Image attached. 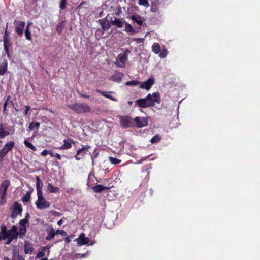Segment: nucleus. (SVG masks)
<instances>
[{
    "label": "nucleus",
    "mask_w": 260,
    "mask_h": 260,
    "mask_svg": "<svg viewBox=\"0 0 260 260\" xmlns=\"http://www.w3.org/2000/svg\"><path fill=\"white\" fill-rule=\"evenodd\" d=\"M63 219H66L64 217H63L62 219H61L60 220H59L58 222H57V225H59V226H60L62 224V222H63Z\"/></svg>",
    "instance_id": "nucleus-52"
},
{
    "label": "nucleus",
    "mask_w": 260,
    "mask_h": 260,
    "mask_svg": "<svg viewBox=\"0 0 260 260\" xmlns=\"http://www.w3.org/2000/svg\"><path fill=\"white\" fill-rule=\"evenodd\" d=\"M40 126V123L39 122H32L29 124V130L32 131L35 128H38Z\"/></svg>",
    "instance_id": "nucleus-34"
},
{
    "label": "nucleus",
    "mask_w": 260,
    "mask_h": 260,
    "mask_svg": "<svg viewBox=\"0 0 260 260\" xmlns=\"http://www.w3.org/2000/svg\"><path fill=\"white\" fill-rule=\"evenodd\" d=\"M138 40H139V41H137V42H140L141 41H143V39H138Z\"/></svg>",
    "instance_id": "nucleus-59"
},
{
    "label": "nucleus",
    "mask_w": 260,
    "mask_h": 260,
    "mask_svg": "<svg viewBox=\"0 0 260 260\" xmlns=\"http://www.w3.org/2000/svg\"><path fill=\"white\" fill-rule=\"evenodd\" d=\"M51 213L55 216H60L61 215V214L58 212H56L55 211H53L51 212Z\"/></svg>",
    "instance_id": "nucleus-48"
},
{
    "label": "nucleus",
    "mask_w": 260,
    "mask_h": 260,
    "mask_svg": "<svg viewBox=\"0 0 260 260\" xmlns=\"http://www.w3.org/2000/svg\"><path fill=\"white\" fill-rule=\"evenodd\" d=\"M128 103L129 105H132L133 102L132 101H128Z\"/></svg>",
    "instance_id": "nucleus-60"
},
{
    "label": "nucleus",
    "mask_w": 260,
    "mask_h": 260,
    "mask_svg": "<svg viewBox=\"0 0 260 260\" xmlns=\"http://www.w3.org/2000/svg\"><path fill=\"white\" fill-rule=\"evenodd\" d=\"M9 97L7 98V99L5 101L4 104V106H3V112L4 113H5V111L6 110V107H7V105L8 104V101H9Z\"/></svg>",
    "instance_id": "nucleus-46"
},
{
    "label": "nucleus",
    "mask_w": 260,
    "mask_h": 260,
    "mask_svg": "<svg viewBox=\"0 0 260 260\" xmlns=\"http://www.w3.org/2000/svg\"><path fill=\"white\" fill-rule=\"evenodd\" d=\"M68 106L70 109L79 113L88 112L90 110V108L84 103H75L68 105Z\"/></svg>",
    "instance_id": "nucleus-3"
},
{
    "label": "nucleus",
    "mask_w": 260,
    "mask_h": 260,
    "mask_svg": "<svg viewBox=\"0 0 260 260\" xmlns=\"http://www.w3.org/2000/svg\"><path fill=\"white\" fill-rule=\"evenodd\" d=\"M104 30H107L111 27L110 23L105 19H100L99 21Z\"/></svg>",
    "instance_id": "nucleus-22"
},
{
    "label": "nucleus",
    "mask_w": 260,
    "mask_h": 260,
    "mask_svg": "<svg viewBox=\"0 0 260 260\" xmlns=\"http://www.w3.org/2000/svg\"><path fill=\"white\" fill-rule=\"evenodd\" d=\"M3 260H11V259L7 257H4Z\"/></svg>",
    "instance_id": "nucleus-58"
},
{
    "label": "nucleus",
    "mask_w": 260,
    "mask_h": 260,
    "mask_svg": "<svg viewBox=\"0 0 260 260\" xmlns=\"http://www.w3.org/2000/svg\"><path fill=\"white\" fill-rule=\"evenodd\" d=\"M2 239L7 240L6 244H10L14 240H16L18 235L17 227L13 226L8 231L2 230Z\"/></svg>",
    "instance_id": "nucleus-1"
},
{
    "label": "nucleus",
    "mask_w": 260,
    "mask_h": 260,
    "mask_svg": "<svg viewBox=\"0 0 260 260\" xmlns=\"http://www.w3.org/2000/svg\"><path fill=\"white\" fill-rule=\"evenodd\" d=\"M10 185L8 180H5L0 186V204H4L6 202L5 194Z\"/></svg>",
    "instance_id": "nucleus-6"
},
{
    "label": "nucleus",
    "mask_w": 260,
    "mask_h": 260,
    "mask_svg": "<svg viewBox=\"0 0 260 260\" xmlns=\"http://www.w3.org/2000/svg\"><path fill=\"white\" fill-rule=\"evenodd\" d=\"M55 235H56L55 231L53 228H51L49 230L48 235L46 237V239L47 240H51V239L53 238Z\"/></svg>",
    "instance_id": "nucleus-31"
},
{
    "label": "nucleus",
    "mask_w": 260,
    "mask_h": 260,
    "mask_svg": "<svg viewBox=\"0 0 260 260\" xmlns=\"http://www.w3.org/2000/svg\"><path fill=\"white\" fill-rule=\"evenodd\" d=\"M152 50L155 54H158L160 51V46L157 43H154L152 46Z\"/></svg>",
    "instance_id": "nucleus-26"
},
{
    "label": "nucleus",
    "mask_w": 260,
    "mask_h": 260,
    "mask_svg": "<svg viewBox=\"0 0 260 260\" xmlns=\"http://www.w3.org/2000/svg\"><path fill=\"white\" fill-rule=\"evenodd\" d=\"M134 121L138 128L144 127L148 125V119L146 117H136L134 119Z\"/></svg>",
    "instance_id": "nucleus-10"
},
{
    "label": "nucleus",
    "mask_w": 260,
    "mask_h": 260,
    "mask_svg": "<svg viewBox=\"0 0 260 260\" xmlns=\"http://www.w3.org/2000/svg\"><path fill=\"white\" fill-rule=\"evenodd\" d=\"M9 135V131L5 129L2 124H0V138H4Z\"/></svg>",
    "instance_id": "nucleus-25"
},
{
    "label": "nucleus",
    "mask_w": 260,
    "mask_h": 260,
    "mask_svg": "<svg viewBox=\"0 0 260 260\" xmlns=\"http://www.w3.org/2000/svg\"><path fill=\"white\" fill-rule=\"evenodd\" d=\"M138 4L140 6H143L145 7H149V4L148 0H139Z\"/></svg>",
    "instance_id": "nucleus-39"
},
{
    "label": "nucleus",
    "mask_w": 260,
    "mask_h": 260,
    "mask_svg": "<svg viewBox=\"0 0 260 260\" xmlns=\"http://www.w3.org/2000/svg\"><path fill=\"white\" fill-rule=\"evenodd\" d=\"M105 189L106 187L102 186L101 185H98L97 186L93 187V190L94 192L97 193H100Z\"/></svg>",
    "instance_id": "nucleus-36"
},
{
    "label": "nucleus",
    "mask_w": 260,
    "mask_h": 260,
    "mask_svg": "<svg viewBox=\"0 0 260 260\" xmlns=\"http://www.w3.org/2000/svg\"><path fill=\"white\" fill-rule=\"evenodd\" d=\"M64 144L60 148L61 149H68L72 147L73 141L72 139H64L63 140Z\"/></svg>",
    "instance_id": "nucleus-17"
},
{
    "label": "nucleus",
    "mask_w": 260,
    "mask_h": 260,
    "mask_svg": "<svg viewBox=\"0 0 260 260\" xmlns=\"http://www.w3.org/2000/svg\"><path fill=\"white\" fill-rule=\"evenodd\" d=\"M31 192H27L25 195L23 197L22 200L24 202H27L30 198Z\"/></svg>",
    "instance_id": "nucleus-41"
},
{
    "label": "nucleus",
    "mask_w": 260,
    "mask_h": 260,
    "mask_svg": "<svg viewBox=\"0 0 260 260\" xmlns=\"http://www.w3.org/2000/svg\"><path fill=\"white\" fill-rule=\"evenodd\" d=\"M98 92H100L103 96H104L105 97H106L108 99H110L114 101H116V99L113 98V96H112L110 94V92H101V91H100L99 90H98Z\"/></svg>",
    "instance_id": "nucleus-33"
},
{
    "label": "nucleus",
    "mask_w": 260,
    "mask_h": 260,
    "mask_svg": "<svg viewBox=\"0 0 260 260\" xmlns=\"http://www.w3.org/2000/svg\"><path fill=\"white\" fill-rule=\"evenodd\" d=\"M27 217V216H26ZM28 223V220L25 218L21 219L19 222L20 228H19V232L21 234L24 235L25 234L26 232V224Z\"/></svg>",
    "instance_id": "nucleus-13"
},
{
    "label": "nucleus",
    "mask_w": 260,
    "mask_h": 260,
    "mask_svg": "<svg viewBox=\"0 0 260 260\" xmlns=\"http://www.w3.org/2000/svg\"><path fill=\"white\" fill-rule=\"evenodd\" d=\"M132 118L128 116L120 117V124L125 128L129 127L132 126Z\"/></svg>",
    "instance_id": "nucleus-12"
},
{
    "label": "nucleus",
    "mask_w": 260,
    "mask_h": 260,
    "mask_svg": "<svg viewBox=\"0 0 260 260\" xmlns=\"http://www.w3.org/2000/svg\"><path fill=\"white\" fill-rule=\"evenodd\" d=\"M60 28H59V27H57V30L58 31H60Z\"/></svg>",
    "instance_id": "nucleus-61"
},
{
    "label": "nucleus",
    "mask_w": 260,
    "mask_h": 260,
    "mask_svg": "<svg viewBox=\"0 0 260 260\" xmlns=\"http://www.w3.org/2000/svg\"><path fill=\"white\" fill-rule=\"evenodd\" d=\"M87 151L88 150L82 151L80 155L82 156H84L87 153Z\"/></svg>",
    "instance_id": "nucleus-55"
},
{
    "label": "nucleus",
    "mask_w": 260,
    "mask_h": 260,
    "mask_svg": "<svg viewBox=\"0 0 260 260\" xmlns=\"http://www.w3.org/2000/svg\"><path fill=\"white\" fill-rule=\"evenodd\" d=\"M56 235H66V232L63 230H57L55 231Z\"/></svg>",
    "instance_id": "nucleus-44"
},
{
    "label": "nucleus",
    "mask_w": 260,
    "mask_h": 260,
    "mask_svg": "<svg viewBox=\"0 0 260 260\" xmlns=\"http://www.w3.org/2000/svg\"><path fill=\"white\" fill-rule=\"evenodd\" d=\"M30 24V23L28 22L27 26L26 27L25 31V36L26 39L27 40L31 41V32L29 31V29Z\"/></svg>",
    "instance_id": "nucleus-28"
},
{
    "label": "nucleus",
    "mask_w": 260,
    "mask_h": 260,
    "mask_svg": "<svg viewBox=\"0 0 260 260\" xmlns=\"http://www.w3.org/2000/svg\"><path fill=\"white\" fill-rule=\"evenodd\" d=\"M9 42H10L9 37H4V49L7 54L8 57H9V46L10 45Z\"/></svg>",
    "instance_id": "nucleus-20"
},
{
    "label": "nucleus",
    "mask_w": 260,
    "mask_h": 260,
    "mask_svg": "<svg viewBox=\"0 0 260 260\" xmlns=\"http://www.w3.org/2000/svg\"><path fill=\"white\" fill-rule=\"evenodd\" d=\"M159 53V56L162 58H164L167 56L168 54V51L166 49H164L160 51Z\"/></svg>",
    "instance_id": "nucleus-40"
},
{
    "label": "nucleus",
    "mask_w": 260,
    "mask_h": 260,
    "mask_svg": "<svg viewBox=\"0 0 260 260\" xmlns=\"http://www.w3.org/2000/svg\"><path fill=\"white\" fill-rule=\"evenodd\" d=\"M49 248L47 247H43L41 251L39 252L38 254L37 255L36 257L38 258H42L43 256H45L46 254L49 253Z\"/></svg>",
    "instance_id": "nucleus-19"
},
{
    "label": "nucleus",
    "mask_w": 260,
    "mask_h": 260,
    "mask_svg": "<svg viewBox=\"0 0 260 260\" xmlns=\"http://www.w3.org/2000/svg\"><path fill=\"white\" fill-rule=\"evenodd\" d=\"M30 109V106H26V110H25V112H24V115H26L27 114L28 112V111H29Z\"/></svg>",
    "instance_id": "nucleus-50"
},
{
    "label": "nucleus",
    "mask_w": 260,
    "mask_h": 260,
    "mask_svg": "<svg viewBox=\"0 0 260 260\" xmlns=\"http://www.w3.org/2000/svg\"><path fill=\"white\" fill-rule=\"evenodd\" d=\"M41 260H47V258H42V259H41Z\"/></svg>",
    "instance_id": "nucleus-64"
},
{
    "label": "nucleus",
    "mask_w": 260,
    "mask_h": 260,
    "mask_svg": "<svg viewBox=\"0 0 260 260\" xmlns=\"http://www.w3.org/2000/svg\"><path fill=\"white\" fill-rule=\"evenodd\" d=\"M14 145V143L13 141H9L5 144V146L2 149L5 150V151L8 153L10 150L12 149Z\"/></svg>",
    "instance_id": "nucleus-23"
},
{
    "label": "nucleus",
    "mask_w": 260,
    "mask_h": 260,
    "mask_svg": "<svg viewBox=\"0 0 260 260\" xmlns=\"http://www.w3.org/2000/svg\"><path fill=\"white\" fill-rule=\"evenodd\" d=\"M7 61L4 60L3 62L0 64V75H3L7 72Z\"/></svg>",
    "instance_id": "nucleus-21"
},
{
    "label": "nucleus",
    "mask_w": 260,
    "mask_h": 260,
    "mask_svg": "<svg viewBox=\"0 0 260 260\" xmlns=\"http://www.w3.org/2000/svg\"><path fill=\"white\" fill-rule=\"evenodd\" d=\"M109 160L112 164L113 165L118 164L121 162V160L120 159H118L113 157H109Z\"/></svg>",
    "instance_id": "nucleus-37"
},
{
    "label": "nucleus",
    "mask_w": 260,
    "mask_h": 260,
    "mask_svg": "<svg viewBox=\"0 0 260 260\" xmlns=\"http://www.w3.org/2000/svg\"><path fill=\"white\" fill-rule=\"evenodd\" d=\"M48 190L51 193L58 192L59 189L57 187H53L52 184L49 183L47 186Z\"/></svg>",
    "instance_id": "nucleus-29"
},
{
    "label": "nucleus",
    "mask_w": 260,
    "mask_h": 260,
    "mask_svg": "<svg viewBox=\"0 0 260 260\" xmlns=\"http://www.w3.org/2000/svg\"><path fill=\"white\" fill-rule=\"evenodd\" d=\"M160 136L158 135H156L152 138V139L150 140V142L152 143H158L160 141Z\"/></svg>",
    "instance_id": "nucleus-38"
},
{
    "label": "nucleus",
    "mask_w": 260,
    "mask_h": 260,
    "mask_svg": "<svg viewBox=\"0 0 260 260\" xmlns=\"http://www.w3.org/2000/svg\"><path fill=\"white\" fill-rule=\"evenodd\" d=\"M15 31L16 33L22 36L23 33L24 28L25 25L24 21H15Z\"/></svg>",
    "instance_id": "nucleus-11"
},
{
    "label": "nucleus",
    "mask_w": 260,
    "mask_h": 260,
    "mask_svg": "<svg viewBox=\"0 0 260 260\" xmlns=\"http://www.w3.org/2000/svg\"><path fill=\"white\" fill-rule=\"evenodd\" d=\"M140 84V82L137 80H133L131 81H128L126 83V85H137Z\"/></svg>",
    "instance_id": "nucleus-42"
},
{
    "label": "nucleus",
    "mask_w": 260,
    "mask_h": 260,
    "mask_svg": "<svg viewBox=\"0 0 260 260\" xmlns=\"http://www.w3.org/2000/svg\"><path fill=\"white\" fill-rule=\"evenodd\" d=\"M4 37H9L8 33L7 30H6L5 31V36Z\"/></svg>",
    "instance_id": "nucleus-57"
},
{
    "label": "nucleus",
    "mask_w": 260,
    "mask_h": 260,
    "mask_svg": "<svg viewBox=\"0 0 260 260\" xmlns=\"http://www.w3.org/2000/svg\"><path fill=\"white\" fill-rule=\"evenodd\" d=\"M111 23L112 24L116 25L118 28L122 27L123 25L122 21L118 18H115L114 20H112Z\"/></svg>",
    "instance_id": "nucleus-27"
},
{
    "label": "nucleus",
    "mask_w": 260,
    "mask_h": 260,
    "mask_svg": "<svg viewBox=\"0 0 260 260\" xmlns=\"http://www.w3.org/2000/svg\"><path fill=\"white\" fill-rule=\"evenodd\" d=\"M36 188L37 195H40L43 194L42 192V187H43V183L39 178L38 176L36 177Z\"/></svg>",
    "instance_id": "nucleus-16"
},
{
    "label": "nucleus",
    "mask_w": 260,
    "mask_h": 260,
    "mask_svg": "<svg viewBox=\"0 0 260 260\" xmlns=\"http://www.w3.org/2000/svg\"><path fill=\"white\" fill-rule=\"evenodd\" d=\"M25 253H30L33 251V247L31 246V244L25 242Z\"/></svg>",
    "instance_id": "nucleus-30"
},
{
    "label": "nucleus",
    "mask_w": 260,
    "mask_h": 260,
    "mask_svg": "<svg viewBox=\"0 0 260 260\" xmlns=\"http://www.w3.org/2000/svg\"><path fill=\"white\" fill-rule=\"evenodd\" d=\"M90 146L88 145L83 146L80 149H79V150L77 151V154L75 156V159L77 160H80L81 159V157L80 156V154H81L82 152L84 150H88Z\"/></svg>",
    "instance_id": "nucleus-18"
},
{
    "label": "nucleus",
    "mask_w": 260,
    "mask_h": 260,
    "mask_svg": "<svg viewBox=\"0 0 260 260\" xmlns=\"http://www.w3.org/2000/svg\"><path fill=\"white\" fill-rule=\"evenodd\" d=\"M24 144L26 147L29 148L31 150L34 151L36 150V148L32 145V144H31L28 141V139H26L24 140Z\"/></svg>",
    "instance_id": "nucleus-32"
},
{
    "label": "nucleus",
    "mask_w": 260,
    "mask_h": 260,
    "mask_svg": "<svg viewBox=\"0 0 260 260\" xmlns=\"http://www.w3.org/2000/svg\"><path fill=\"white\" fill-rule=\"evenodd\" d=\"M150 94H148L145 98L136 100V103L140 108H146L153 106V102L150 100Z\"/></svg>",
    "instance_id": "nucleus-5"
},
{
    "label": "nucleus",
    "mask_w": 260,
    "mask_h": 260,
    "mask_svg": "<svg viewBox=\"0 0 260 260\" xmlns=\"http://www.w3.org/2000/svg\"><path fill=\"white\" fill-rule=\"evenodd\" d=\"M131 19L139 25H141L143 24L142 17L140 16L133 15L131 17Z\"/></svg>",
    "instance_id": "nucleus-24"
},
{
    "label": "nucleus",
    "mask_w": 260,
    "mask_h": 260,
    "mask_svg": "<svg viewBox=\"0 0 260 260\" xmlns=\"http://www.w3.org/2000/svg\"><path fill=\"white\" fill-rule=\"evenodd\" d=\"M65 241L68 243H69L71 242V240H70V238L69 237H67L65 238Z\"/></svg>",
    "instance_id": "nucleus-53"
},
{
    "label": "nucleus",
    "mask_w": 260,
    "mask_h": 260,
    "mask_svg": "<svg viewBox=\"0 0 260 260\" xmlns=\"http://www.w3.org/2000/svg\"><path fill=\"white\" fill-rule=\"evenodd\" d=\"M22 207L21 204L17 202H15L13 205V207L12 210V213L11 216L13 218H15L19 215H20L22 213Z\"/></svg>",
    "instance_id": "nucleus-9"
},
{
    "label": "nucleus",
    "mask_w": 260,
    "mask_h": 260,
    "mask_svg": "<svg viewBox=\"0 0 260 260\" xmlns=\"http://www.w3.org/2000/svg\"><path fill=\"white\" fill-rule=\"evenodd\" d=\"M7 154V152H6L3 149H2L0 150V157H4Z\"/></svg>",
    "instance_id": "nucleus-45"
},
{
    "label": "nucleus",
    "mask_w": 260,
    "mask_h": 260,
    "mask_svg": "<svg viewBox=\"0 0 260 260\" xmlns=\"http://www.w3.org/2000/svg\"><path fill=\"white\" fill-rule=\"evenodd\" d=\"M75 241L77 242L78 246H80L84 245H87L88 244H89V245H93L95 243L94 241H92L89 243V239L88 237H85L84 233H81Z\"/></svg>",
    "instance_id": "nucleus-7"
},
{
    "label": "nucleus",
    "mask_w": 260,
    "mask_h": 260,
    "mask_svg": "<svg viewBox=\"0 0 260 260\" xmlns=\"http://www.w3.org/2000/svg\"><path fill=\"white\" fill-rule=\"evenodd\" d=\"M125 30L129 34H132L134 32V30L132 25L127 23H125Z\"/></svg>",
    "instance_id": "nucleus-35"
},
{
    "label": "nucleus",
    "mask_w": 260,
    "mask_h": 260,
    "mask_svg": "<svg viewBox=\"0 0 260 260\" xmlns=\"http://www.w3.org/2000/svg\"><path fill=\"white\" fill-rule=\"evenodd\" d=\"M124 76V74L122 73L119 72H116L110 77L111 80L114 81L116 82H120Z\"/></svg>",
    "instance_id": "nucleus-14"
},
{
    "label": "nucleus",
    "mask_w": 260,
    "mask_h": 260,
    "mask_svg": "<svg viewBox=\"0 0 260 260\" xmlns=\"http://www.w3.org/2000/svg\"><path fill=\"white\" fill-rule=\"evenodd\" d=\"M49 150L45 149L41 152V155L43 156H45L49 153Z\"/></svg>",
    "instance_id": "nucleus-47"
},
{
    "label": "nucleus",
    "mask_w": 260,
    "mask_h": 260,
    "mask_svg": "<svg viewBox=\"0 0 260 260\" xmlns=\"http://www.w3.org/2000/svg\"><path fill=\"white\" fill-rule=\"evenodd\" d=\"M66 0H61V2L60 4V8L62 10L66 8Z\"/></svg>",
    "instance_id": "nucleus-43"
},
{
    "label": "nucleus",
    "mask_w": 260,
    "mask_h": 260,
    "mask_svg": "<svg viewBox=\"0 0 260 260\" xmlns=\"http://www.w3.org/2000/svg\"><path fill=\"white\" fill-rule=\"evenodd\" d=\"M130 51L126 49L123 53L119 54L117 55L115 64L118 68H124L128 59V55L130 53Z\"/></svg>",
    "instance_id": "nucleus-2"
},
{
    "label": "nucleus",
    "mask_w": 260,
    "mask_h": 260,
    "mask_svg": "<svg viewBox=\"0 0 260 260\" xmlns=\"http://www.w3.org/2000/svg\"><path fill=\"white\" fill-rule=\"evenodd\" d=\"M49 153L48 154H50L52 157H55V154L54 153H53L51 151L49 150Z\"/></svg>",
    "instance_id": "nucleus-56"
},
{
    "label": "nucleus",
    "mask_w": 260,
    "mask_h": 260,
    "mask_svg": "<svg viewBox=\"0 0 260 260\" xmlns=\"http://www.w3.org/2000/svg\"><path fill=\"white\" fill-rule=\"evenodd\" d=\"M151 11L152 12H156L157 11V8L155 6L152 5L151 7Z\"/></svg>",
    "instance_id": "nucleus-49"
},
{
    "label": "nucleus",
    "mask_w": 260,
    "mask_h": 260,
    "mask_svg": "<svg viewBox=\"0 0 260 260\" xmlns=\"http://www.w3.org/2000/svg\"><path fill=\"white\" fill-rule=\"evenodd\" d=\"M60 28H59V27H57V30L58 31H60Z\"/></svg>",
    "instance_id": "nucleus-62"
},
{
    "label": "nucleus",
    "mask_w": 260,
    "mask_h": 260,
    "mask_svg": "<svg viewBox=\"0 0 260 260\" xmlns=\"http://www.w3.org/2000/svg\"><path fill=\"white\" fill-rule=\"evenodd\" d=\"M154 82L155 80L154 77L150 76L147 81L140 82L139 88L148 91L154 84Z\"/></svg>",
    "instance_id": "nucleus-8"
},
{
    "label": "nucleus",
    "mask_w": 260,
    "mask_h": 260,
    "mask_svg": "<svg viewBox=\"0 0 260 260\" xmlns=\"http://www.w3.org/2000/svg\"><path fill=\"white\" fill-rule=\"evenodd\" d=\"M88 255H89V252L88 251L86 253L80 254V257L81 258H84L85 257L88 256Z\"/></svg>",
    "instance_id": "nucleus-51"
},
{
    "label": "nucleus",
    "mask_w": 260,
    "mask_h": 260,
    "mask_svg": "<svg viewBox=\"0 0 260 260\" xmlns=\"http://www.w3.org/2000/svg\"><path fill=\"white\" fill-rule=\"evenodd\" d=\"M102 13H103V12H100V13H99V15H100V16H102Z\"/></svg>",
    "instance_id": "nucleus-63"
},
{
    "label": "nucleus",
    "mask_w": 260,
    "mask_h": 260,
    "mask_svg": "<svg viewBox=\"0 0 260 260\" xmlns=\"http://www.w3.org/2000/svg\"><path fill=\"white\" fill-rule=\"evenodd\" d=\"M55 156L58 159H61V155L58 153H55Z\"/></svg>",
    "instance_id": "nucleus-54"
},
{
    "label": "nucleus",
    "mask_w": 260,
    "mask_h": 260,
    "mask_svg": "<svg viewBox=\"0 0 260 260\" xmlns=\"http://www.w3.org/2000/svg\"><path fill=\"white\" fill-rule=\"evenodd\" d=\"M35 204L37 208L40 210L47 209L50 206V203L45 198L43 194L37 195Z\"/></svg>",
    "instance_id": "nucleus-4"
},
{
    "label": "nucleus",
    "mask_w": 260,
    "mask_h": 260,
    "mask_svg": "<svg viewBox=\"0 0 260 260\" xmlns=\"http://www.w3.org/2000/svg\"><path fill=\"white\" fill-rule=\"evenodd\" d=\"M153 102V106L155 105V103L159 104L161 102L160 94L158 92L153 93L152 94H150V99Z\"/></svg>",
    "instance_id": "nucleus-15"
}]
</instances>
